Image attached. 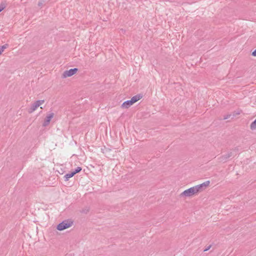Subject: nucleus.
<instances>
[{
  "mask_svg": "<svg viewBox=\"0 0 256 256\" xmlns=\"http://www.w3.org/2000/svg\"><path fill=\"white\" fill-rule=\"evenodd\" d=\"M198 192L195 186L192 187L184 191L180 196H181L190 197L194 194H197Z\"/></svg>",
  "mask_w": 256,
  "mask_h": 256,
  "instance_id": "nucleus-1",
  "label": "nucleus"
},
{
  "mask_svg": "<svg viewBox=\"0 0 256 256\" xmlns=\"http://www.w3.org/2000/svg\"><path fill=\"white\" fill-rule=\"evenodd\" d=\"M73 224V222L71 220H66L62 221V222L59 224L57 226V230H63L70 227Z\"/></svg>",
  "mask_w": 256,
  "mask_h": 256,
  "instance_id": "nucleus-2",
  "label": "nucleus"
},
{
  "mask_svg": "<svg viewBox=\"0 0 256 256\" xmlns=\"http://www.w3.org/2000/svg\"><path fill=\"white\" fill-rule=\"evenodd\" d=\"M44 100H38L36 101L31 106L30 108L28 110V112L29 113H32L36 110L38 106L44 104Z\"/></svg>",
  "mask_w": 256,
  "mask_h": 256,
  "instance_id": "nucleus-3",
  "label": "nucleus"
},
{
  "mask_svg": "<svg viewBox=\"0 0 256 256\" xmlns=\"http://www.w3.org/2000/svg\"><path fill=\"white\" fill-rule=\"evenodd\" d=\"M78 70L77 68H71L68 70H65L62 75V78H66L67 77L71 76L74 74Z\"/></svg>",
  "mask_w": 256,
  "mask_h": 256,
  "instance_id": "nucleus-4",
  "label": "nucleus"
},
{
  "mask_svg": "<svg viewBox=\"0 0 256 256\" xmlns=\"http://www.w3.org/2000/svg\"><path fill=\"white\" fill-rule=\"evenodd\" d=\"M210 182L209 180L206 181L202 184L194 186L198 192L202 191L204 188L209 186Z\"/></svg>",
  "mask_w": 256,
  "mask_h": 256,
  "instance_id": "nucleus-5",
  "label": "nucleus"
},
{
  "mask_svg": "<svg viewBox=\"0 0 256 256\" xmlns=\"http://www.w3.org/2000/svg\"><path fill=\"white\" fill-rule=\"evenodd\" d=\"M54 114L53 112H51L49 114L46 118L44 122L42 124L44 126H47L49 124L52 118L54 117Z\"/></svg>",
  "mask_w": 256,
  "mask_h": 256,
  "instance_id": "nucleus-6",
  "label": "nucleus"
},
{
  "mask_svg": "<svg viewBox=\"0 0 256 256\" xmlns=\"http://www.w3.org/2000/svg\"><path fill=\"white\" fill-rule=\"evenodd\" d=\"M134 104L132 102L131 100H128L126 101H125L122 103V104L121 107L123 108H130L131 106H132Z\"/></svg>",
  "mask_w": 256,
  "mask_h": 256,
  "instance_id": "nucleus-7",
  "label": "nucleus"
},
{
  "mask_svg": "<svg viewBox=\"0 0 256 256\" xmlns=\"http://www.w3.org/2000/svg\"><path fill=\"white\" fill-rule=\"evenodd\" d=\"M142 96L140 94L136 95L132 97V98H131L132 102L133 104H134L138 100H140V98H142Z\"/></svg>",
  "mask_w": 256,
  "mask_h": 256,
  "instance_id": "nucleus-8",
  "label": "nucleus"
},
{
  "mask_svg": "<svg viewBox=\"0 0 256 256\" xmlns=\"http://www.w3.org/2000/svg\"><path fill=\"white\" fill-rule=\"evenodd\" d=\"M228 158H230L228 157L227 154H226L223 155V156H220V158H218V160L220 162H224L227 160Z\"/></svg>",
  "mask_w": 256,
  "mask_h": 256,
  "instance_id": "nucleus-9",
  "label": "nucleus"
},
{
  "mask_svg": "<svg viewBox=\"0 0 256 256\" xmlns=\"http://www.w3.org/2000/svg\"><path fill=\"white\" fill-rule=\"evenodd\" d=\"M74 174H73V172H70V173H68V174H66L64 176V180L66 181H68V180L69 178L72 177L73 176H74Z\"/></svg>",
  "mask_w": 256,
  "mask_h": 256,
  "instance_id": "nucleus-10",
  "label": "nucleus"
},
{
  "mask_svg": "<svg viewBox=\"0 0 256 256\" xmlns=\"http://www.w3.org/2000/svg\"><path fill=\"white\" fill-rule=\"evenodd\" d=\"M8 44H6L3 46H0V55L2 54L5 49L8 48Z\"/></svg>",
  "mask_w": 256,
  "mask_h": 256,
  "instance_id": "nucleus-11",
  "label": "nucleus"
},
{
  "mask_svg": "<svg viewBox=\"0 0 256 256\" xmlns=\"http://www.w3.org/2000/svg\"><path fill=\"white\" fill-rule=\"evenodd\" d=\"M250 128L252 130H256V119L250 124Z\"/></svg>",
  "mask_w": 256,
  "mask_h": 256,
  "instance_id": "nucleus-12",
  "label": "nucleus"
},
{
  "mask_svg": "<svg viewBox=\"0 0 256 256\" xmlns=\"http://www.w3.org/2000/svg\"><path fill=\"white\" fill-rule=\"evenodd\" d=\"M82 170V169L81 167L78 166L75 169L74 171L72 172H73L74 175H75L76 174L80 172Z\"/></svg>",
  "mask_w": 256,
  "mask_h": 256,
  "instance_id": "nucleus-13",
  "label": "nucleus"
},
{
  "mask_svg": "<svg viewBox=\"0 0 256 256\" xmlns=\"http://www.w3.org/2000/svg\"><path fill=\"white\" fill-rule=\"evenodd\" d=\"M46 2V0H41L38 3V6L42 8Z\"/></svg>",
  "mask_w": 256,
  "mask_h": 256,
  "instance_id": "nucleus-14",
  "label": "nucleus"
},
{
  "mask_svg": "<svg viewBox=\"0 0 256 256\" xmlns=\"http://www.w3.org/2000/svg\"><path fill=\"white\" fill-rule=\"evenodd\" d=\"M6 8V4L2 3L0 5V12Z\"/></svg>",
  "mask_w": 256,
  "mask_h": 256,
  "instance_id": "nucleus-15",
  "label": "nucleus"
},
{
  "mask_svg": "<svg viewBox=\"0 0 256 256\" xmlns=\"http://www.w3.org/2000/svg\"><path fill=\"white\" fill-rule=\"evenodd\" d=\"M231 116V114H227L224 116V120H226L230 118Z\"/></svg>",
  "mask_w": 256,
  "mask_h": 256,
  "instance_id": "nucleus-16",
  "label": "nucleus"
},
{
  "mask_svg": "<svg viewBox=\"0 0 256 256\" xmlns=\"http://www.w3.org/2000/svg\"><path fill=\"white\" fill-rule=\"evenodd\" d=\"M228 156L230 158L234 156L233 153L232 152H229L227 154Z\"/></svg>",
  "mask_w": 256,
  "mask_h": 256,
  "instance_id": "nucleus-17",
  "label": "nucleus"
},
{
  "mask_svg": "<svg viewBox=\"0 0 256 256\" xmlns=\"http://www.w3.org/2000/svg\"><path fill=\"white\" fill-rule=\"evenodd\" d=\"M252 56H256V49L252 52Z\"/></svg>",
  "mask_w": 256,
  "mask_h": 256,
  "instance_id": "nucleus-18",
  "label": "nucleus"
},
{
  "mask_svg": "<svg viewBox=\"0 0 256 256\" xmlns=\"http://www.w3.org/2000/svg\"><path fill=\"white\" fill-rule=\"evenodd\" d=\"M211 247V246H208L206 249L204 250V252H206V251H207Z\"/></svg>",
  "mask_w": 256,
  "mask_h": 256,
  "instance_id": "nucleus-19",
  "label": "nucleus"
},
{
  "mask_svg": "<svg viewBox=\"0 0 256 256\" xmlns=\"http://www.w3.org/2000/svg\"><path fill=\"white\" fill-rule=\"evenodd\" d=\"M88 212V209H85V210H82V212L85 213V214H86Z\"/></svg>",
  "mask_w": 256,
  "mask_h": 256,
  "instance_id": "nucleus-20",
  "label": "nucleus"
}]
</instances>
